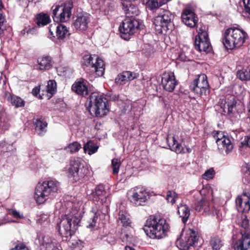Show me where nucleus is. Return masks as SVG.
<instances>
[{"mask_svg": "<svg viewBox=\"0 0 250 250\" xmlns=\"http://www.w3.org/2000/svg\"><path fill=\"white\" fill-rule=\"evenodd\" d=\"M169 228L166 219L150 216L146 220L144 230L150 238L160 239L167 235Z\"/></svg>", "mask_w": 250, "mask_h": 250, "instance_id": "1", "label": "nucleus"}, {"mask_svg": "<svg viewBox=\"0 0 250 250\" xmlns=\"http://www.w3.org/2000/svg\"><path fill=\"white\" fill-rule=\"evenodd\" d=\"M247 36V33L237 27L227 29L224 33L223 43L228 49H233L243 45Z\"/></svg>", "mask_w": 250, "mask_h": 250, "instance_id": "2", "label": "nucleus"}, {"mask_svg": "<svg viewBox=\"0 0 250 250\" xmlns=\"http://www.w3.org/2000/svg\"><path fill=\"white\" fill-rule=\"evenodd\" d=\"M60 188L59 183L56 180L45 181L39 183L35 188L34 199L40 204L44 203L49 196L58 192Z\"/></svg>", "mask_w": 250, "mask_h": 250, "instance_id": "3", "label": "nucleus"}, {"mask_svg": "<svg viewBox=\"0 0 250 250\" xmlns=\"http://www.w3.org/2000/svg\"><path fill=\"white\" fill-rule=\"evenodd\" d=\"M156 16L154 18L153 23L156 30L159 33H166L173 28V15L168 10L163 8H157L155 11Z\"/></svg>", "mask_w": 250, "mask_h": 250, "instance_id": "4", "label": "nucleus"}, {"mask_svg": "<svg viewBox=\"0 0 250 250\" xmlns=\"http://www.w3.org/2000/svg\"><path fill=\"white\" fill-rule=\"evenodd\" d=\"M88 101L87 109L90 114L101 117L108 112V101L103 95L93 93L89 96Z\"/></svg>", "mask_w": 250, "mask_h": 250, "instance_id": "5", "label": "nucleus"}, {"mask_svg": "<svg viewBox=\"0 0 250 250\" xmlns=\"http://www.w3.org/2000/svg\"><path fill=\"white\" fill-rule=\"evenodd\" d=\"M80 223V219L74 215L67 214L62 216L58 224L60 234L65 237L70 236L72 232L77 229Z\"/></svg>", "mask_w": 250, "mask_h": 250, "instance_id": "6", "label": "nucleus"}, {"mask_svg": "<svg viewBox=\"0 0 250 250\" xmlns=\"http://www.w3.org/2000/svg\"><path fill=\"white\" fill-rule=\"evenodd\" d=\"M73 7L71 0L65 1L62 5H56L52 7V17L56 22H66L71 15V10Z\"/></svg>", "mask_w": 250, "mask_h": 250, "instance_id": "7", "label": "nucleus"}, {"mask_svg": "<svg viewBox=\"0 0 250 250\" xmlns=\"http://www.w3.org/2000/svg\"><path fill=\"white\" fill-rule=\"evenodd\" d=\"M83 64L89 67L92 74L97 76H102L104 73V63L103 60L96 55H86L83 57Z\"/></svg>", "mask_w": 250, "mask_h": 250, "instance_id": "8", "label": "nucleus"}, {"mask_svg": "<svg viewBox=\"0 0 250 250\" xmlns=\"http://www.w3.org/2000/svg\"><path fill=\"white\" fill-rule=\"evenodd\" d=\"M89 170L86 166L79 160H74L70 163L68 169V176L72 178L73 180L76 182L81 178H83L88 173Z\"/></svg>", "mask_w": 250, "mask_h": 250, "instance_id": "9", "label": "nucleus"}, {"mask_svg": "<svg viewBox=\"0 0 250 250\" xmlns=\"http://www.w3.org/2000/svg\"><path fill=\"white\" fill-rule=\"evenodd\" d=\"M199 236L196 231L189 229L186 233L184 239L179 242L180 248L181 250H194L198 247Z\"/></svg>", "mask_w": 250, "mask_h": 250, "instance_id": "10", "label": "nucleus"}, {"mask_svg": "<svg viewBox=\"0 0 250 250\" xmlns=\"http://www.w3.org/2000/svg\"><path fill=\"white\" fill-rule=\"evenodd\" d=\"M191 89L200 96L206 95L209 92V85L207 77L204 74L198 76L190 85Z\"/></svg>", "mask_w": 250, "mask_h": 250, "instance_id": "11", "label": "nucleus"}, {"mask_svg": "<svg viewBox=\"0 0 250 250\" xmlns=\"http://www.w3.org/2000/svg\"><path fill=\"white\" fill-rule=\"evenodd\" d=\"M139 26V21L134 19H125L119 27L121 37L125 40L134 33Z\"/></svg>", "mask_w": 250, "mask_h": 250, "instance_id": "12", "label": "nucleus"}, {"mask_svg": "<svg viewBox=\"0 0 250 250\" xmlns=\"http://www.w3.org/2000/svg\"><path fill=\"white\" fill-rule=\"evenodd\" d=\"M132 202L138 206L143 205L149 198L148 193L145 188L136 187L131 189Z\"/></svg>", "mask_w": 250, "mask_h": 250, "instance_id": "13", "label": "nucleus"}, {"mask_svg": "<svg viewBox=\"0 0 250 250\" xmlns=\"http://www.w3.org/2000/svg\"><path fill=\"white\" fill-rule=\"evenodd\" d=\"M181 18L182 22L190 28L195 27L198 22L197 16L190 8H186L183 10Z\"/></svg>", "mask_w": 250, "mask_h": 250, "instance_id": "14", "label": "nucleus"}, {"mask_svg": "<svg viewBox=\"0 0 250 250\" xmlns=\"http://www.w3.org/2000/svg\"><path fill=\"white\" fill-rule=\"evenodd\" d=\"M49 30L50 35L53 37H57L59 39H63L69 35L66 27L62 24H52L49 26Z\"/></svg>", "mask_w": 250, "mask_h": 250, "instance_id": "15", "label": "nucleus"}, {"mask_svg": "<svg viewBox=\"0 0 250 250\" xmlns=\"http://www.w3.org/2000/svg\"><path fill=\"white\" fill-rule=\"evenodd\" d=\"M161 83L163 88L168 92H172L177 83L172 72L164 73L162 77Z\"/></svg>", "mask_w": 250, "mask_h": 250, "instance_id": "16", "label": "nucleus"}, {"mask_svg": "<svg viewBox=\"0 0 250 250\" xmlns=\"http://www.w3.org/2000/svg\"><path fill=\"white\" fill-rule=\"evenodd\" d=\"M241 238L234 245V250H250V233L247 231H241Z\"/></svg>", "mask_w": 250, "mask_h": 250, "instance_id": "17", "label": "nucleus"}, {"mask_svg": "<svg viewBox=\"0 0 250 250\" xmlns=\"http://www.w3.org/2000/svg\"><path fill=\"white\" fill-rule=\"evenodd\" d=\"M236 205L240 212H248L250 209V193L244 192L236 199Z\"/></svg>", "mask_w": 250, "mask_h": 250, "instance_id": "18", "label": "nucleus"}, {"mask_svg": "<svg viewBox=\"0 0 250 250\" xmlns=\"http://www.w3.org/2000/svg\"><path fill=\"white\" fill-rule=\"evenodd\" d=\"M219 104L225 113H231L235 106L236 101L232 95H228L220 99Z\"/></svg>", "mask_w": 250, "mask_h": 250, "instance_id": "19", "label": "nucleus"}, {"mask_svg": "<svg viewBox=\"0 0 250 250\" xmlns=\"http://www.w3.org/2000/svg\"><path fill=\"white\" fill-rule=\"evenodd\" d=\"M216 143L218 149L223 154H227L233 149V145L228 136H223L222 138H218Z\"/></svg>", "mask_w": 250, "mask_h": 250, "instance_id": "20", "label": "nucleus"}, {"mask_svg": "<svg viewBox=\"0 0 250 250\" xmlns=\"http://www.w3.org/2000/svg\"><path fill=\"white\" fill-rule=\"evenodd\" d=\"M195 210L203 214H209L210 208L208 201L204 197H201L195 201L194 206Z\"/></svg>", "mask_w": 250, "mask_h": 250, "instance_id": "21", "label": "nucleus"}, {"mask_svg": "<svg viewBox=\"0 0 250 250\" xmlns=\"http://www.w3.org/2000/svg\"><path fill=\"white\" fill-rule=\"evenodd\" d=\"M89 15L87 13L78 15L74 22V26L76 30L85 31L89 22Z\"/></svg>", "mask_w": 250, "mask_h": 250, "instance_id": "22", "label": "nucleus"}, {"mask_svg": "<svg viewBox=\"0 0 250 250\" xmlns=\"http://www.w3.org/2000/svg\"><path fill=\"white\" fill-rule=\"evenodd\" d=\"M139 74L130 71H125L119 74L115 79L116 83L122 85L126 83L128 81H132L138 78Z\"/></svg>", "mask_w": 250, "mask_h": 250, "instance_id": "23", "label": "nucleus"}, {"mask_svg": "<svg viewBox=\"0 0 250 250\" xmlns=\"http://www.w3.org/2000/svg\"><path fill=\"white\" fill-rule=\"evenodd\" d=\"M106 193L103 185L98 186L93 193V199L94 201L99 202L103 204L106 200Z\"/></svg>", "mask_w": 250, "mask_h": 250, "instance_id": "24", "label": "nucleus"}, {"mask_svg": "<svg viewBox=\"0 0 250 250\" xmlns=\"http://www.w3.org/2000/svg\"><path fill=\"white\" fill-rule=\"evenodd\" d=\"M42 244L47 250H55L59 249L60 247L58 241L56 239L48 235L43 237Z\"/></svg>", "mask_w": 250, "mask_h": 250, "instance_id": "25", "label": "nucleus"}, {"mask_svg": "<svg viewBox=\"0 0 250 250\" xmlns=\"http://www.w3.org/2000/svg\"><path fill=\"white\" fill-rule=\"evenodd\" d=\"M210 46L208 37L205 39L196 37L195 40V48L200 52L207 51Z\"/></svg>", "mask_w": 250, "mask_h": 250, "instance_id": "26", "label": "nucleus"}, {"mask_svg": "<svg viewBox=\"0 0 250 250\" xmlns=\"http://www.w3.org/2000/svg\"><path fill=\"white\" fill-rule=\"evenodd\" d=\"M72 89L77 94L83 96H86L88 94L87 86L83 81L76 82L72 85Z\"/></svg>", "mask_w": 250, "mask_h": 250, "instance_id": "27", "label": "nucleus"}, {"mask_svg": "<svg viewBox=\"0 0 250 250\" xmlns=\"http://www.w3.org/2000/svg\"><path fill=\"white\" fill-rule=\"evenodd\" d=\"M167 142L171 149L172 151H175L176 153H181L186 152L182 145L177 142L175 137H168L167 138Z\"/></svg>", "mask_w": 250, "mask_h": 250, "instance_id": "28", "label": "nucleus"}, {"mask_svg": "<svg viewBox=\"0 0 250 250\" xmlns=\"http://www.w3.org/2000/svg\"><path fill=\"white\" fill-rule=\"evenodd\" d=\"M178 212L184 223L188 221L190 214V210L186 205L180 204L178 206Z\"/></svg>", "mask_w": 250, "mask_h": 250, "instance_id": "29", "label": "nucleus"}, {"mask_svg": "<svg viewBox=\"0 0 250 250\" xmlns=\"http://www.w3.org/2000/svg\"><path fill=\"white\" fill-rule=\"evenodd\" d=\"M39 68L41 70H48L52 67L51 58L49 56H44L39 58L38 60Z\"/></svg>", "mask_w": 250, "mask_h": 250, "instance_id": "30", "label": "nucleus"}, {"mask_svg": "<svg viewBox=\"0 0 250 250\" xmlns=\"http://www.w3.org/2000/svg\"><path fill=\"white\" fill-rule=\"evenodd\" d=\"M8 95L7 100L16 107H22L24 105V101L20 97L11 95L10 93H8Z\"/></svg>", "mask_w": 250, "mask_h": 250, "instance_id": "31", "label": "nucleus"}, {"mask_svg": "<svg viewBox=\"0 0 250 250\" xmlns=\"http://www.w3.org/2000/svg\"><path fill=\"white\" fill-rule=\"evenodd\" d=\"M3 108L0 105V131L7 130L10 126L7 118L2 113Z\"/></svg>", "mask_w": 250, "mask_h": 250, "instance_id": "32", "label": "nucleus"}, {"mask_svg": "<svg viewBox=\"0 0 250 250\" xmlns=\"http://www.w3.org/2000/svg\"><path fill=\"white\" fill-rule=\"evenodd\" d=\"M36 23L39 26H43L47 24L50 21L49 16L46 14L41 13L37 15Z\"/></svg>", "mask_w": 250, "mask_h": 250, "instance_id": "33", "label": "nucleus"}, {"mask_svg": "<svg viewBox=\"0 0 250 250\" xmlns=\"http://www.w3.org/2000/svg\"><path fill=\"white\" fill-rule=\"evenodd\" d=\"M57 84L54 80H49L46 87L48 98L49 99L56 93Z\"/></svg>", "mask_w": 250, "mask_h": 250, "instance_id": "34", "label": "nucleus"}, {"mask_svg": "<svg viewBox=\"0 0 250 250\" xmlns=\"http://www.w3.org/2000/svg\"><path fill=\"white\" fill-rule=\"evenodd\" d=\"M98 148V146L91 141H88L83 146L84 152H87L89 155L95 153Z\"/></svg>", "mask_w": 250, "mask_h": 250, "instance_id": "35", "label": "nucleus"}, {"mask_svg": "<svg viewBox=\"0 0 250 250\" xmlns=\"http://www.w3.org/2000/svg\"><path fill=\"white\" fill-rule=\"evenodd\" d=\"M210 244L212 248L216 250H219L223 246V243L218 236L211 237L210 241Z\"/></svg>", "mask_w": 250, "mask_h": 250, "instance_id": "36", "label": "nucleus"}, {"mask_svg": "<svg viewBox=\"0 0 250 250\" xmlns=\"http://www.w3.org/2000/svg\"><path fill=\"white\" fill-rule=\"evenodd\" d=\"M178 198V194L173 190H168L167 192L166 199L167 202L172 205L176 203V200Z\"/></svg>", "mask_w": 250, "mask_h": 250, "instance_id": "37", "label": "nucleus"}, {"mask_svg": "<svg viewBox=\"0 0 250 250\" xmlns=\"http://www.w3.org/2000/svg\"><path fill=\"white\" fill-rule=\"evenodd\" d=\"M237 224L245 230L249 228V221L246 215H242L237 219Z\"/></svg>", "mask_w": 250, "mask_h": 250, "instance_id": "38", "label": "nucleus"}, {"mask_svg": "<svg viewBox=\"0 0 250 250\" xmlns=\"http://www.w3.org/2000/svg\"><path fill=\"white\" fill-rule=\"evenodd\" d=\"M237 76L242 81H249L250 80V75L249 70H247L245 69L239 70L237 72Z\"/></svg>", "mask_w": 250, "mask_h": 250, "instance_id": "39", "label": "nucleus"}, {"mask_svg": "<svg viewBox=\"0 0 250 250\" xmlns=\"http://www.w3.org/2000/svg\"><path fill=\"white\" fill-rule=\"evenodd\" d=\"M118 221L124 226H127L130 224V221L126 213L120 211L118 214Z\"/></svg>", "mask_w": 250, "mask_h": 250, "instance_id": "40", "label": "nucleus"}, {"mask_svg": "<svg viewBox=\"0 0 250 250\" xmlns=\"http://www.w3.org/2000/svg\"><path fill=\"white\" fill-rule=\"evenodd\" d=\"M47 123L43 122L40 120H38L36 123V131L39 134H42L44 131L47 126Z\"/></svg>", "mask_w": 250, "mask_h": 250, "instance_id": "41", "label": "nucleus"}, {"mask_svg": "<svg viewBox=\"0 0 250 250\" xmlns=\"http://www.w3.org/2000/svg\"><path fill=\"white\" fill-rule=\"evenodd\" d=\"M197 31L198 32L197 37L205 39V38L208 37L206 26L201 23H200L197 26Z\"/></svg>", "mask_w": 250, "mask_h": 250, "instance_id": "42", "label": "nucleus"}, {"mask_svg": "<svg viewBox=\"0 0 250 250\" xmlns=\"http://www.w3.org/2000/svg\"><path fill=\"white\" fill-rule=\"evenodd\" d=\"M81 148V144L78 142H74L67 146V148L71 153L78 152Z\"/></svg>", "mask_w": 250, "mask_h": 250, "instance_id": "43", "label": "nucleus"}, {"mask_svg": "<svg viewBox=\"0 0 250 250\" xmlns=\"http://www.w3.org/2000/svg\"><path fill=\"white\" fill-rule=\"evenodd\" d=\"M120 166V160L119 159L114 158L112 160V167L114 174H116L118 173Z\"/></svg>", "mask_w": 250, "mask_h": 250, "instance_id": "44", "label": "nucleus"}, {"mask_svg": "<svg viewBox=\"0 0 250 250\" xmlns=\"http://www.w3.org/2000/svg\"><path fill=\"white\" fill-rule=\"evenodd\" d=\"M215 172L212 168L206 170L205 172L202 175V178L204 179L208 180L212 179L214 176Z\"/></svg>", "mask_w": 250, "mask_h": 250, "instance_id": "45", "label": "nucleus"}, {"mask_svg": "<svg viewBox=\"0 0 250 250\" xmlns=\"http://www.w3.org/2000/svg\"><path fill=\"white\" fill-rule=\"evenodd\" d=\"M245 171V176L243 178V182L245 184H250V166L246 167Z\"/></svg>", "mask_w": 250, "mask_h": 250, "instance_id": "46", "label": "nucleus"}, {"mask_svg": "<svg viewBox=\"0 0 250 250\" xmlns=\"http://www.w3.org/2000/svg\"><path fill=\"white\" fill-rule=\"evenodd\" d=\"M97 219L98 215L96 213L94 214V215L90 219L89 223L88 225H87V228L89 229L94 228L96 225Z\"/></svg>", "mask_w": 250, "mask_h": 250, "instance_id": "47", "label": "nucleus"}, {"mask_svg": "<svg viewBox=\"0 0 250 250\" xmlns=\"http://www.w3.org/2000/svg\"><path fill=\"white\" fill-rule=\"evenodd\" d=\"M5 21V16L4 12L0 11V35H1L3 32L2 27L3 23Z\"/></svg>", "mask_w": 250, "mask_h": 250, "instance_id": "48", "label": "nucleus"}, {"mask_svg": "<svg viewBox=\"0 0 250 250\" xmlns=\"http://www.w3.org/2000/svg\"><path fill=\"white\" fill-rule=\"evenodd\" d=\"M246 12L250 15V0H243Z\"/></svg>", "mask_w": 250, "mask_h": 250, "instance_id": "49", "label": "nucleus"}, {"mask_svg": "<svg viewBox=\"0 0 250 250\" xmlns=\"http://www.w3.org/2000/svg\"><path fill=\"white\" fill-rule=\"evenodd\" d=\"M241 144L243 146H247L250 148V136H245Z\"/></svg>", "mask_w": 250, "mask_h": 250, "instance_id": "50", "label": "nucleus"}, {"mask_svg": "<svg viewBox=\"0 0 250 250\" xmlns=\"http://www.w3.org/2000/svg\"><path fill=\"white\" fill-rule=\"evenodd\" d=\"M49 218L48 214H42L40 216V218L38 219L39 223L42 224L43 222L47 221Z\"/></svg>", "mask_w": 250, "mask_h": 250, "instance_id": "51", "label": "nucleus"}, {"mask_svg": "<svg viewBox=\"0 0 250 250\" xmlns=\"http://www.w3.org/2000/svg\"><path fill=\"white\" fill-rule=\"evenodd\" d=\"M213 136L215 139L216 141L218 138H222L223 136H226L221 131H215L213 133Z\"/></svg>", "mask_w": 250, "mask_h": 250, "instance_id": "52", "label": "nucleus"}, {"mask_svg": "<svg viewBox=\"0 0 250 250\" xmlns=\"http://www.w3.org/2000/svg\"><path fill=\"white\" fill-rule=\"evenodd\" d=\"M214 214H215L216 219L218 221H220L222 219V213L219 210H214L213 212V215H214Z\"/></svg>", "mask_w": 250, "mask_h": 250, "instance_id": "53", "label": "nucleus"}, {"mask_svg": "<svg viewBox=\"0 0 250 250\" xmlns=\"http://www.w3.org/2000/svg\"><path fill=\"white\" fill-rule=\"evenodd\" d=\"M10 213L12 214L13 216L17 218H21L23 217L22 215H21L20 212L17 211L16 210H12L10 211Z\"/></svg>", "mask_w": 250, "mask_h": 250, "instance_id": "54", "label": "nucleus"}, {"mask_svg": "<svg viewBox=\"0 0 250 250\" xmlns=\"http://www.w3.org/2000/svg\"><path fill=\"white\" fill-rule=\"evenodd\" d=\"M40 91V90L37 88L35 87L33 89L32 93L34 95H37Z\"/></svg>", "mask_w": 250, "mask_h": 250, "instance_id": "55", "label": "nucleus"}, {"mask_svg": "<svg viewBox=\"0 0 250 250\" xmlns=\"http://www.w3.org/2000/svg\"><path fill=\"white\" fill-rule=\"evenodd\" d=\"M21 246V243L16 245L14 248L11 249L10 250H20V248Z\"/></svg>", "mask_w": 250, "mask_h": 250, "instance_id": "56", "label": "nucleus"}, {"mask_svg": "<svg viewBox=\"0 0 250 250\" xmlns=\"http://www.w3.org/2000/svg\"><path fill=\"white\" fill-rule=\"evenodd\" d=\"M4 10V7L2 3L1 0H0V11H3Z\"/></svg>", "mask_w": 250, "mask_h": 250, "instance_id": "57", "label": "nucleus"}, {"mask_svg": "<svg viewBox=\"0 0 250 250\" xmlns=\"http://www.w3.org/2000/svg\"><path fill=\"white\" fill-rule=\"evenodd\" d=\"M249 117L247 120L250 122V101L248 106Z\"/></svg>", "mask_w": 250, "mask_h": 250, "instance_id": "58", "label": "nucleus"}, {"mask_svg": "<svg viewBox=\"0 0 250 250\" xmlns=\"http://www.w3.org/2000/svg\"><path fill=\"white\" fill-rule=\"evenodd\" d=\"M111 99L114 101L117 100L118 99V96L115 95H113L112 97H111Z\"/></svg>", "mask_w": 250, "mask_h": 250, "instance_id": "59", "label": "nucleus"}, {"mask_svg": "<svg viewBox=\"0 0 250 250\" xmlns=\"http://www.w3.org/2000/svg\"><path fill=\"white\" fill-rule=\"evenodd\" d=\"M125 250H135L134 248H133L130 246H126L125 247Z\"/></svg>", "mask_w": 250, "mask_h": 250, "instance_id": "60", "label": "nucleus"}, {"mask_svg": "<svg viewBox=\"0 0 250 250\" xmlns=\"http://www.w3.org/2000/svg\"><path fill=\"white\" fill-rule=\"evenodd\" d=\"M29 1L34 2L35 3L38 1V0H28Z\"/></svg>", "mask_w": 250, "mask_h": 250, "instance_id": "61", "label": "nucleus"}, {"mask_svg": "<svg viewBox=\"0 0 250 250\" xmlns=\"http://www.w3.org/2000/svg\"><path fill=\"white\" fill-rule=\"evenodd\" d=\"M125 236H126V238H127L129 236L128 234H125Z\"/></svg>", "mask_w": 250, "mask_h": 250, "instance_id": "62", "label": "nucleus"}, {"mask_svg": "<svg viewBox=\"0 0 250 250\" xmlns=\"http://www.w3.org/2000/svg\"><path fill=\"white\" fill-rule=\"evenodd\" d=\"M187 152H190L188 149L187 148Z\"/></svg>", "mask_w": 250, "mask_h": 250, "instance_id": "63", "label": "nucleus"}]
</instances>
